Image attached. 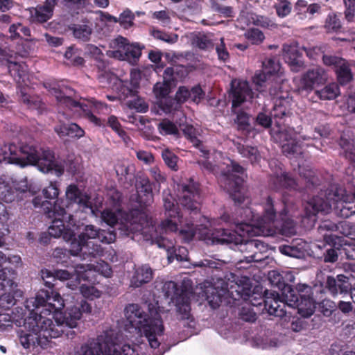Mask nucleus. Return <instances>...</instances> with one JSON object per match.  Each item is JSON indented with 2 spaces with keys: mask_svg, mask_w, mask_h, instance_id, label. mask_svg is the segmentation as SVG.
<instances>
[{
  "mask_svg": "<svg viewBox=\"0 0 355 355\" xmlns=\"http://www.w3.org/2000/svg\"><path fill=\"white\" fill-rule=\"evenodd\" d=\"M71 298V304L67 305L64 313L62 309L65 304L60 293L40 290L35 297L26 301L28 316L24 318L21 308H16L12 315L0 313V328L9 327L14 322L21 327L17 334L24 348L44 347L52 338L62 335L63 327L76 328L83 313L92 312L91 305L85 300L78 301L74 296Z\"/></svg>",
  "mask_w": 355,
  "mask_h": 355,
  "instance_id": "1",
  "label": "nucleus"
},
{
  "mask_svg": "<svg viewBox=\"0 0 355 355\" xmlns=\"http://www.w3.org/2000/svg\"><path fill=\"white\" fill-rule=\"evenodd\" d=\"M263 214L256 216L254 212L247 209L245 213L250 216L245 221L236 225V230L232 232L227 230H215L211 234L207 232V226L201 225L203 229L196 228L188 230L182 228L180 234L187 241H191L196 235L199 239L204 240L207 244H228L234 243L239 245L241 252H248L252 254L245 257V261L250 263L257 261V251H264L267 247L258 239L245 240V237L254 236H270L277 231L282 234L291 236L295 233L292 220H281L276 218V212L272 198L268 197L263 205Z\"/></svg>",
  "mask_w": 355,
  "mask_h": 355,
  "instance_id": "2",
  "label": "nucleus"
},
{
  "mask_svg": "<svg viewBox=\"0 0 355 355\" xmlns=\"http://www.w3.org/2000/svg\"><path fill=\"white\" fill-rule=\"evenodd\" d=\"M164 202L166 218L162 222L158 227L155 228L153 226V228L150 229L149 231H145V240H151L152 242L156 243L159 248H164L168 252L169 262H171L175 258L178 261H186L188 257L187 248L184 247L176 248L173 242L166 239L164 234L178 232V234L185 241H187L180 234V230L183 228L188 230L194 228L191 227L188 223L183 224V214H180L178 208L175 205L173 200L168 198H164Z\"/></svg>",
  "mask_w": 355,
  "mask_h": 355,
  "instance_id": "3",
  "label": "nucleus"
},
{
  "mask_svg": "<svg viewBox=\"0 0 355 355\" xmlns=\"http://www.w3.org/2000/svg\"><path fill=\"white\" fill-rule=\"evenodd\" d=\"M148 309L149 316L139 305L132 304L126 306L125 315L130 325L144 334L151 348L156 349L159 347V338L164 331L161 313H164V310L153 305H149Z\"/></svg>",
  "mask_w": 355,
  "mask_h": 355,
  "instance_id": "4",
  "label": "nucleus"
},
{
  "mask_svg": "<svg viewBox=\"0 0 355 355\" xmlns=\"http://www.w3.org/2000/svg\"><path fill=\"white\" fill-rule=\"evenodd\" d=\"M138 349L137 345L119 343L118 333L110 329L82 345L74 355H139Z\"/></svg>",
  "mask_w": 355,
  "mask_h": 355,
  "instance_id": "5",
  "label": "nucleus"
},
{
  "mask_svg": "<svg viewBox=\"0 0 355 355\" xmlns=\"http://www.w3.org/2000/svg\"><path fill=\"white\" fill-rule=\"evenodd\" d=\"M20 157L15 158L21 166L36 165L43 173H53L57 176L63 174L64 169L73 172L76 165L73 163L69 166L65 162L58 160L54 153L49 149L37 148L31 145H23L19 148Z\"/></svg>",
  "mask_w": 355,
  "mask_h": 355,
  "instance_id": "6",
  "label": "nucleus"
},
{
  "mask_svg": "<svg viewBox=\"0 0 355 355\" xmlns=\"http://www.w3.org/2000/svg\"><path fill=\"white\" fill-rule=\"evenodd\" d=\"M103 220L110 226L119 225L121 233L130 236L140 234L145 239V231L153 228V222L147 215L139 210H132L128 214L122 213L120 210L113 211L110 209L103 211L101 214Z\"/></svg>",
  "mask_w": 355,
  "mask_h": 355,
  "instance_id": "7",
  "label": "nucleus"
},
{
  "mask_svg": "<svg viewBox=\"0 0 355 355\" xmlns=\"http://www.w3.org/2000/svg\"><path fill=\"white\" fill-rule=\"evenodd\" d=\"M116 236L113 232L101 230L93 225H86L78 238L73 237L70 243V253L76 256L83 249L84 254L93 257L100 255L103 252L101 246L94 241L89 240H98L103 243H111L115 241Z\"/></svg>",
  "mask_w": 355,
  "mask_h": 355,
  "instance_id": "8",
  "label": "nucleus"
},
{
  "mask_svg": "<svg viewBox=\"0 0 355 355\" xmlns=\"http://www.w3.org/2000/svg\"><path fill=\"white\" fill-rule=\"evenodd\" d=\"M338 189L321 191L320 196L312 198V215L317 213L328 214L334 209L335 214L341 218H349L355 213L350 202L343 200L338 193Z\"/></svg>",
  "mask_w": 355,
  "mask_h": 355,
  "instance_id": "9",
  "label": "nucleus"
},
{
  "mask_svg": "<svg viewBox=\"0 0 355 355\" xmlns=\"http://www.w3.org/2000/svg\"><path fill=\"white\" fill-rule=\"evenodd\" d=\"M225 164L227 165L225 171L223 165L219 166L222 171L220 178V185L230 193L236 202L243 203L245 200L242 187L243 168L230 159H227Z\"/></svg>",
  "mask_w": 355,
  "mask_h": 355,
  "instance_id": "10",
  "label": "nucleus"
},
{
  "mask_svg": "<svg viewBox=\"0 0 355 355\" xmlns=\"http://www.w3.org/2000/svg\"><path fill=\"white\" fill-rule=\"evenodd\" d=\"M162 292L175 306L178 319L181 320H189L191 317L190 293L187 291H180L177 284L173 281L165 282L162 286Z\"/></svg>",
  "mask_w": 355,
  "mask_h": 355,
  "instance_id": "11",
  "label": "nucleus"
},
{
  "mask_svg": "<svg viewBox=\"0 0 355 355\" xmlns=\"http://www.w3.org/2000/svg\"><path fill=\"white\" fill-rule=\"evenodd\" d=\"M42 193L46 199L45 200H43L39 196H35L32 199V203L35 208H42L46 214H50L51 211L62 215L64 214V208L61 205L63 203V200L58 199L60 183L58 181H50L42 188Z\"/></svg>",
  "mask_w": 355,
  "mask_h": 355,
  "instance_id": "12",
  "label": "nucleus"
},
{
  "mask_svg": "<svg viewBox=\"0 0 355 355\" xmlns=\"http://www.w3.org/2000/svg\"><path fill=\"white\" fill-rule=\"evenodd\" d=\"M51 93L55 97L60 106L66 107L74 114H80L83 112L91 122L96 125H101V120L89 111H87L85 109L86 106L72 98L74 92L70 87H62L60 89L53 88Z\"/></svg>",
  "mask_w": 355,
  "mask_h": 355,
  "instance_id": "13",
  "label": "nucleus"
},
{
  "mask_svg": "<svg viewBox=\"0 0 355 355\" xmlns=\"http://www.w3.org/2000/svg\"><path fill=\"white\" fill-rule=\"evenodd\" d=\"M48 215L49 217L55 216L49 227V235L55 238L62 237L64 241L71 242L75 236L74 230L71 229V227L75 226L73 216L68 214L65 209L63 215L54 211Z\"/></svg>",
  "mask_w": 355,
  "mask_h": 355,
  "instance_id": "14",
  "label": "nucleus"
},
{
  "mask_svg": "<svg viewBox=\"0 0 355 355\" xmlns=\"http://www.w3.org/2000/svg\"><path fill=\"white\" fill-rule=\"evenodd\" d=\"M272 137L279 143L282 152L288 157L300 155L301 145L297 141L298 135L292 128H274L271 132Z\"/></svg>",
  "mask_w": 355,
  "mask_h": 355,
  "instance_id": "15",
  "label": "nucleus"
},
{
  "mask_svg": "<svg viewBox=\"0 0 355 355\" xmlns=\"http://www.w3.org/2000/svg\"><path fill=\"white\" fill-rule=\"evenodd\" d=\"M179 202L188 210L197 214L200 207V194L198 184L190 180L188 183L178 184Z\"/></svg>",
  "mask_w": 355,
  "mask_h": 355,
  "instance_id": "16",
  "label": "nucleus"
},
{
  "mask_svg": "<svg viewBox=\"0 0 355 355\" xmlns=\"http://www.w3.org/2000/svg\"><path fill=\"white\" fill-rule=\"evenodd\" d=\"M322 61L326 66L331 67L334 69L339 85H347L353 80L354 76L350 64L345 59L335 55H324Z\"/></svg>",
  "mask_w": 355,
  "mask_h": 355,
  "instance_id": "17",
  "label": "nucleus"
},
{
  "mask_svg": "<svg viewBox=\"0 0 355 355\" xmlns=\"http://www.w3.org/2000/svg\"><path fill=\"white\" fill-rule=\"evenodd\" d=\"M283 298L286 305L296 308L297 313L302 318L311 315V299L309 295H300V300L296 292L290 286H285L283 288Z\"/></svg>",
  "mask_w": 355,
  "mask_h": 355,
  "instance_id": "18",
  "label": "nucleus"
},
{
  "mask_svg": "<svg viewBox=\"0 0 355 355\" xmlns=\"http://www.w3.org/2000/svg\"><path fill=\"white\" fill-rule=\"evenodd\" d=\"M21 264V259L19 255L6 256L0 251V279L11 288L14 285L15 270L20 267Z\"/></svg>",
  "mask_w": 355,
  "mask_h": 355,
  "instance_id": "19",
  "label": "nucleus"
},
{
  "mask_svg": "<svg viewBox=\"0 0 355 355\" xmlns=\"http://www.w3.org/2000/svg\"><path fill=\"white\" fill-rule=\"evenodd\" d=\"M66 202L61 204L66 209L71 204L76 203L84 211L89 210L91 214L96 215L92 207L89 197L83 193L78 187L73 184L69 185L65 191Z\"/></svg>",
  "mask_w": 355,
  "mask_h": 355,
  "instance_id": "20",
  "label": "nucleus"
},
{
  "mask_svg": "<svg viewBox=\"0 0 355 355\" xmlns=\"http://www.w3.org/2000/svg\"><path fill=\"white\" fill-rule=\"evenodd\" d=\"M230 97L233 109L252 98V92L248 83L239 79L233 80L231 83Z\"/></svg>",
  "mask_w": 355,
  "mask_h": 355,
  "instance_id": "21",
  "label": "nucleus"
},
{
  "mask_svg": "<svg viewBox=\"0 0 355 355\" xmlns=\"http://www.w3.org/2000/svg\"><path fill=\"white\" fill-rule=\"evenodd\" d=\"M327 288L333 296L338 293L345 294L350 291L351 298L355 303V288H352L348 278L344 275H338L336 279L328 277Z\"/></svg>",
  "mask_w": 355,
  "mask_h": 355,
  "instance_id": "22",
  "label": "nucleus"
},
{
  "mask_svg": "<svg viewBox=\"0 0 355 355\" xmlns=\"http://www.w3.org/2000/svg\"><path fill=\"white\" fill-rule=\"evenodd\" d=\"M171 86L170 83L163 81L157 83L153 88L156 98L159 99L158 103L159 107L166 114L178 110L177 104L173 107L174 101L172 99L166 98V96L170 93Z\"/></svg>",
  "mask_w": 355,
  "mask_h": 355,
  "instance_id": "23",
  "label": "nucleus"
},
{
  "mask_svg": "<svg viewBox=\"0 0 355 355\" xmlns=\"http://www.w3.org/2000/svg\"><path fill=\"white\" fill-rule=\"evenodd\" d=\"M83 269H85V265H77L73 271L67 270H54V278L60 281L68 280L67 286L68 288L73 290L78 287L80 284L81 279H83Z\"/></svg>",
  "mask_w": 355,
  "mask_h": 355,
  "instance_id": "24",
  "label": "nucleus"
},
{
  "mask_svg": "<svg viewBox=\"0 0 355 355\" xmlns=\"http://www.w3.org/2000/svg\"><path fill=\"white\" fill-rule=\"evenodd\" d=\"M263 302L266 309L270 315L280 318L285 315L284 308L286 303L283 298V292L282 293L281 299L277 293H266Z\"/></svg>",
  "mask_w": 355,
  "mask_h": 355,
  "instance_id": "25",
  "label": "nucleus"
},
{
  "mask_svg": "<svg viewBox=\"0 0 355 355\" xmlns=\"http://www.w3.org/2000/svg\"><path fill=\"white\" fill-rule=\"evenodd\" d=\"M141 78V71L139 69H134L130 72V81L121 80L116 77H114L112 79L119 87V93L132 95L135 92H137Z\"/></svg>",
  "mask_w": 355,
  "mask_h": 355,
  "instance_id": "26",
  "label": "nucleus"
},
{
  "mask_svg": "<svg viewBox=\"0 0 355 355\" xmlns=\"http://www.w3.org/2000/svg\"><path fill=\"white\" fill-rule=\"evenodd\" d=\"M270 94L275 97L274 106L271 112V114L275 118H282L289 114L291 108V98L288 96V94L286 95H280L273 91L270 90Z\"/></svg>",
  "mask_w": 355,
  "mask_h": 355,
  "instance_id": "27",
  "label": "nucleus"
},
{
  "mask_svg": "<svg viewBox=\"0 0 355 355\" xmlns=\"http://www.w3.org/2000/svg\"><path fill=\"white\" fill-rule=\"evenodd\" d=\"M284 58L290 65L291 69L299 71L304 66L302 53L295 45H284L283 47Z\"/></svg>",
  "mask_w": 355,
  "mask_h": 355,
  "instance_id": "28",
  "label": "nucleus"
},
{
  "mask_svg": "<svg viewBox=\"0 0 355 355\" xmlns=\"http://www.w3.org/2000/svg\"><path fill=\"white\" fill-rule=\"evenodd\" d=\"M0 286L3 288H8V292L0 294V308L3 309H8L15 305L16 302V297H21L23 296V291L17 288V285L14 282L12 288L8 286L6 284L3 282Z\"/></svg>",
  "mask_w": 355,
  "mask_h": 355,
  "instance_id": "29",
  "label": "nucleus"
},
{
  "mask_svg": "<svg viewBox=\"0 0 355 355\" xmlns=\"http://www.w3.org/2000/svg\"><path fill=\"white\" fill-rule=\"evenodd\" d=\"M8 68L10 75L17 83L27 85V82L29 80V76L28 74V67L25 63L8 60Z\"/></svg>",
  "mask_w": 355,
  "mask_h": 355,
  "instance_id": "30",
  "label": "nucleus"
},
{
  "mask_svg": "<svg viewBox=\"0 0 355 355\" xmlns=\"http://www.w3.org/2000/svg\"><path fill=\"white\" fill-rule=\"evenodd\" d=\"M83 270L84 274L83 279L89 281L92 280L95 276V272H98L105 277H110L112 274V270L110 267L105 261L98 262L96 265L89 264L85 266V269Z\"/></svg>",
  "mask_w": 355,
  "mask_h": 355,
  "instance_id": "31",
  "label": "nucleus"
},
{
  "mask_svg": "<svg viewBox=\"0 0 355 355\" xmlns=\"http://www.w3.org/2000/svg\"><path fill=\"white\" fill-rule=\"evenodd\" d=\"M136 188L140 202L147 205L152 202V186L148 178L139 177L137 181Z\"/></svg>",
  "mask_w": 355,
  "mask_h": 355,
  "instance_id": "32",
  "label": "nucleus"
},
{
  "mask_svg": "<svg viewBox=\"0 0 355 355\" xmlns=\"http://www.w3.org/2000/svg\"><path fill=\"white\" fill-rule=\"evenodd\" d=\"M119 98L130 109H134L139 112H146L148 110V104L137 96V92H135L132 95L119 93Z\"/></svg>",
  "mask_w": 355,
  "mask_h": 355,
  "instance_id": "33",
  "label": "nucleus"
},
{
  "mask_svg": "<svg viewBox=\"0 0 355 355\" xmlns=\"http://www.w3.org/2000/svg\"><path fill=\"white\" fill-rule=\"evenodd\" d=\"M153 270L147 265L141 266L136 269L132 277L130 285L132 287H139L143 284L149 282L153 279Z\"/></svg>",
  "mask_w": 355,
  "mask_h": 355,
  "instance_id": "34",
  "label": "nucleus"
},
{
  "mask_svg": "<svg viewBox=\"0 0 355 355\" xmlns=\"http://www.w3.org/2000/svg\"><path fill=\"white\" fill-rule=\"evenodd\" d=\"M128 44L127 39L119 36L111 41L110 46L112 50L107 51V55L119 60H124Z\"/></svg>",
  "mask_w": 355,
  "mask_h": 355,
  "instance_id": "35",
  "label": "nucleus"
},
{
  "mask_svg": "<svg viewBox=\"0 0 355 355\" xmlns=\"http://www.w3.org/2000/svg\"><path fill=\"white\" fill-rule=\"evenodd\" d=\"M336 309V304L329 299H324L318 302L312 300V315L318 311L324 317H330Z\"/></svg>",
  "mask_w": 355,
  "mask_h": 355,
  "instance_id": "36",
  "label": "nucleus"
},
{
  "mask_svg": "<svg viewBox=\"0 0 355 355\" xmlns=\"http://www.w3.org/2000/svg\"><path fill=\"white\" fill-rule=\"evenodd\" d=\"M338 229V225L329 220H324L321 222L318 231L324 238L323 246H325L326 244L332 245L334 243V237L331 234L328 235L326 232H334L337 231Z\"/></svg>",
  "mask_w": 355,
  "mask_h": 355,
  "instance_id": "37",
  "label": "nucleus"
},
{
  "mask_svg": "<svg viewBox=\"0 0 355 355\" xmlns=\"http://www.w3.org/2000/svg\"><path fill=\"white\" fill-rule=\"evenodd\" d=\"M19 148L14 144L4 146L0 148V162H6L19 165V162L15 158L20 157Z\"/></svg>",
  "mask_w": 355,
  "mask_h": 355,
  "instance_id": "38",
  "label": "nucleus"
},
{
  "mask_svg": "<svg viewBox=\"0 0 355 355\" xmlns=\"http://www.w3.org/2000/svg\"><path fill=\"white\" fill-rule=\"evenodd\" d=\"M305 245L306 243L300 240L295 245H281L279 250L283 254L298 258L303 255Z\"/></svg>",
  "mask_w": 355,
  "mask_h": 355,
  "instance_id": "39",
  "label": "nucleus"
},
{
  "mask_svg": "<svg viewBox=\"0 0 355 355\" xmlns=\"http://www.w3.org/2000/svg\"><path fill=\"white\" fill-rule=\"evenodd\" d=\"M315 94L320 99L331 100L339 95L340 89L338 84L333 83L325 86L320 90H315Z\"/></svg>",
  "mask_w": 355,
  "mask_h": 355,
  "instance_id": "40",
  "label": "nucleus"
},
{
  "mask_svg": "<svg viewBox=\"0 0 355 355\" xmlns=\"http://www.w3.org/2000/svg\"><path fill=\"white\" fill-rule=\"evenodd\" d=\"M340 148L344 150L345 157L355 164V148L353 140L345 135H341L339 141Z\"/></svg>",
  "mask_w": 355,
  "mask_h": 355,
  "instance_id": "41",
  "label": "nucleus"
},
{
  "mask_svg": "<svg viewBox=\"0 0 355 355\" xmlns=\"http://www.w3.org/2000/svg\"><path fill=\"white\" fill-rule=\"evenodd\" d=\"M31 17L33 21L44 22L49 19L53 13L44 6H39L30 10Z\"/></svg>",
  "mask_w": 355,
  "mask_h": 355,
  "instance_id": "42",
  "label": "nucleus"
},
{
  "mask_svg": "<svg viewBox=\"0 0 355 355\" xmlns=\"http://www.w3.org/2000/svg\"><path fill=\"white\" fill-rule=\"evenodd\" d=\"M182 130L184 134V135L191 141L193 146L199 148L203 155H206L208 154V151L205 150H202L200 148L202 146L200 140L198 139V131L196 128H194L192 125H186L183 128H182Z\"/></svg>",
  "mask_w": 355,
  "mask_h": 355,
  "instance_id": "43",
  "label": "nucleus"
},
{
  "mask_svg": "<svg viewBox=\"0 0 355 355\" xmlns=\"http://www.w3.org/2000/svg\"><path fill=\"white\" fill-rule=\"evenodd\" d=\"M157 129L162 135H176L178 134L177 125L166 119L162 120L158 123Z\"/></svg>",
  "mask_w": 355,
  "mask_h": 355,
  "instance_id": "44",
  "label": "nucleus"
},
{
  "mask_svg": "<svg viewBox=\"0 0 355 355\" xmlns=\"http://www.w3.org/2000/svg\"><path fill=\"white\" fill-rule=\"evenodd\" d=\"M239 152L240 154L248 158L252 164L258 162L261 159V155L256 148L251 146H239Z\"/></svg>",
  "mask_w": 355,
  "mask_h": 355,
  "instance_id": "45",
  "label": "nucleus"
},
{
  "mask_svg": "<svg viewBox=\"0 0 355 355\" xmlns=\"http://www.w3.org/2000/svg\"><path fill=\"white\" fill-rule=\"evenodd\" d=\"M205 294L208 303L213 309L219 306L220 303L222 302V297L216 288L212 286L208 287L205 291Z\"/></svg>",
  "mask_w": 355,
  "mask_h": 355,
  "instance_id": "46",
  "label": "nucleus"
},
{
  "mask_svg": "<svg viewBox=\"0 0 355 355\" xmlns=\"http://www.w3.org/2000/svg\"><path fill=\"white\" fill-rule=\"evenodd\" d=\"M135 15L128 8L124 10L118 17V23L123 28L128 29L134 25Z\"/></svg>",
  "mask_w": 355,
  "mask_h": 355,
  "instance_id": "47",
  "label": "nucleus"
},
{
  "mask_svg": "<svg viewBox=\"0 0 355 355\" xmlns=\"http://www.w3.org/2000/svg\"><path fill=\"white\" fill-rule=\"evenodd\" d=\"M210 6L213 10L218 12L224 17H232L234 12L232 7L220 5L216 0H210Z\"/></svg>",
  "mask_w": 355,
  "mask_h": 355,
  "instance_id": "48",
  "label": "nucleus"
},
{
  "mask_svg": "<svg viewBox=\"0 0 355 355\" xmlns=\"http://www.w3.org/2000/svg\"><path fill=\"white\" fill-rule=\"evenodd\" d=\"M80 290L83 296L90 300L99 298L101 296V291L92 285L82 284Z\"/></svg>",
  "mask_w": 355,
  "mask_h": 355,
  "instance_id": "49",
  "label": "nucleus"
},
{
  "mask_svg": "<svg viewBox=\"0 0 355 355\" xmlns=\"http://www.w3.org/2000/svg\"><path fill=\"white\" fill-rule=\"evenodd\" d=\"M21 101L25 103L30 109L32 110H41L42 107V103L38 97L31 96L27 94L21 92Z\"/></svg>",
  "mask_w": 355,
  "mask_h": 355,
  "instance_id": "50",
  "label": "nucleus"
},
{
  "mask_svg": "<svg viewBox=\"0 0 355 355\" xmlns=\"http://www.w3.org/2000/svg\"><path fill=\"white\" fill-rule=\"evenodd\" d=\"M92 29L90 26L83 24L76 25L73 28V35L83 40H87L92 34Z\"/></svg>",
  "mask_w": 355,
  "mask_h": 355,
  "instance_id": "51",
  "label": "nucleus"
},
{
  "mask_svg": "<svg viewBox=\"0 0 355 355\" xmlns=\"http://www.w3.org/2000/svg\"><path fill=\"white\" fill-rule=\"evenodd\" d=\"M245 37L252 44H259L265 39L263 33L257 28L248 29L245 33Z\"/></svg>",
  "mask_w": 355,
  "mask_h": 355,
  "instance_id": "52",
  "label": "nucleus"
},
{
  "mask_svg": "<svg viewBox=\"0 0 355 355\" xmlns=\"http://www.w3.org/2000/svg\"><path fill=\"white\" fill-rule=\"evenodd\" d=\"M327 80V74L323 68L315 66L312 68V86L314 84H323Z\"/></svg>",
  "mask_w": 355,
  "mask_h": 355,
  "instance_id": "53",
  "label": "nucleus"
},
{
  "mask_svg": "<svg viewBox=\"0 0 355 355\" xmlns=\"http://www.w3.org/2000/svg\"><path fill=\"white\" fill-rule=\"evenodd\" d=\"M13 186L15 191L24 193L25 197L33 196L35 193V191L28 185L26 179L13 182Z\"/></svg>",
  "mask_w": 355,
  "mask_h": 355,
  "instance_id": "54",
  "label": "nucleus"
},
{
  "mask_svg": "<svg viewBox=\"0 0 355 355\" xmlns=\"http://www.w3.org/2000/svg\"><path fill=\"white\" fill-rule=\"evenodd\" d=\"M15 199L14 190L7 184L0 182V200L10 202Z\"/></svg>",
  "mask_w": 355,
  "mask_h": 355,
  "instance_id": "55",
  "label": "nucleus"
},
{
  "mask_svg": "<svg viewBox=\"0 0 355 355\" xmlns=\"http://www.w3.org/2000/svg\"><path fill=\"white\" fill-rule=\"evenodd\" d=\"M162 158L165 164L171 169L174 171L178 170V157L168 149H165L162 153Z\"/></svg>",
  "mask_w": 355,
  "mask_h": 355,
  "instance_id": "56",
  "label": "nucleus"
},
{
  "mask_svg": "<svg viewBox=\"0 0 355 355\" xmlns=\"http://www.w3.org/2000/svg\"><path fill=\"white\" fill-rule=\"evenodd\" d=\"M193 43L201 49H207L213 46L210 37L207 35L198 34L193 40Z\"/></svg>",
  "mask_w": 355,
  "mask_h": 355,
  "instance_id": "57",
  "label": "nucleus"
},
{
  "mask_svg": "<svg viewBox=\"0 0 355 355\" xmlns=\"http://www.w3.org/2000/svg\"><path fill=\"white\" fill-rule=\"evenodd\" d=\"M141 49L135 44H130L128 43L126 47L125 56L123 60H128L129 62H135L141 55Z\"/></svg>",
  "mask_w": 355,
  "mask_h": 355,
  "instance_id": "58",
  "label": "nucleus"
},
{
  "mask_svg": "<svg viewBox=\"0 0 355 355\" xmlns=\"http://www.w3.org/2000/svg\"><path fill=\"white\" fill-rule=\"evenodd\" d=\"M152 35L155 38L164 41L168 44H174L178 40L177 34H168L159 30L153 31Z\"/></svg>",
  "mask_w": 355,
  "mask_h": 355,
  "instance_id": "59",
  "label": "nucleus"
},
{
  "mask_svg": "<svg viewBox=\"0 0 355 355\" xmlns=\"http://www.w3.org/2000/svg\"><path fill=\"white\" fill-rule=\"evenodd\" d=\"M263 70L266 72L268 76L277 73L280 70V65L279 62L273 59L266 60L263 62Z\"/></svg>",
  "mask_w": 355,
  "mask_h": 355,
  "instance_id": "60",
  "label": "nucleus"
},
{
  "mask_svg": "<svg viewBox=\"0 0 355 355\" xmlns=\"http://www.w3.org/2000/svg\"><path fill=\"white\" fill-rule=\"evenodd\" d=\"M114 168L118 176L125 177L133 171L134 166L126 162L120 161L116 164Z\"/></svg>",
  "mask_w": 355,
  "mask_h": 355,
  "instance_id": "61",
  "label": "nucleus"
},
{
  "mask_svg": "<svg viewBox=\"0 0 355 355\" xmlns=\"http://www.w3.org/2000/svg\"><path fill=\"white\" fill-rule=\"evenodd\" d=\"M345 5V18L348 22H352L355 16V0H343Z\"/></svg>",
  "mask_w": 355,
  "mask_h": 355,
  "instance_id": "62",
  "label": "nucleus"
},
{
  "mask_svg": "<svg viewBox=\"0 0 355 355\" xmlns=\"http://www.w3.org/2000/svg\"><path fill=\"white\" fill-rule=\"evenodd\" d=\"M135 152L137 158L144 164L150 165L155 161L154 156L150 151L136 149Z\"/></svg>",
  "mask_w": 355,
  "mask_h": 355,
  "instance_id": "63",
  "label": "nucleus"
},
{
  "mask_svg": "<svg viewBox=\"0 0 355 355\" xmlns=\"http://www.w3.org/2000/svg\"><path fill=\"white\" fill-rule=\"evenodd\" d=\"M189 99L191 100L190 89L184 86L180 87L175 94V100L177 101V103L174 102L173 107L175 104L178 105L179 103H184ZM178 107L179 105H178Z\"/></svg>",
  "mask_w": 355,
  "mask_h": 355,
  "instance_id": "64",
  "label": "nucleus"
}]
</instances>
